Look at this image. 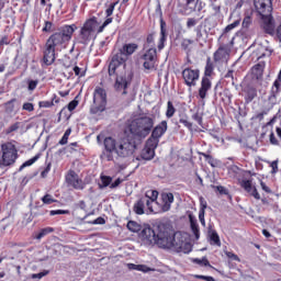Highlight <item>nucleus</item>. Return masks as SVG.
Returning <instances> with one entry per match:
<instances>
[{
	"label": "nucleus",
	"instance_id": "38",
	"mask_svg": "<svg viewBox=\"0 0 281 281\" xmlns=\"http://www.w3.org/2000/svg\"><path fill=\"white\" fill-rule=\"evenodd\" d=\"M149 48H155V35L153 34H149L147 36V45H145V49H148Z\"/></svg>",
	"mask_w": 281,
	"mask_h": 281
},
{
	"label": "nucleus",
	"instance_id": "42",
	"mask_svg": "<svg viewBox=\"0 0 281 281\" xmlns=\"http://www.w3.org/2000/svg\"><path fill=\"white\" fill-rule=\"evenodd\" d=\"M240 25V20H236L235 22H233L232 24H228L224 32H232V30H234L235 27H238Z\"/></svg>",
	"mask_w": 281,
	"mask_h": 281
},
{
	"label": "nucleus",
	"instance_id": "9",
	"mask_svg": "<svg viewBox=\"0 0 281 281\" xmlns=\"http://www.w3.org/2000/svg\"><path fill=\"white\" fill-rule=\"evenodd\" d=\"M128 57L125 53L119 48L117 52L112 56V60L109 65V75L115 76V71H117V67L125 65Z\"/></svg>",
	"mask_w": 281,
	"mask_h": 281
},
{
	"label": "nucleus",
	"instance_id": "60",
	"mask_svg": "<svg viewBox=\"0 0 281 281\" xmlns=\"http://www.w3.org/2000/svg\"><path fill=\"white\" fill-rule=\"evenodd\" d=\"M270 144L278 146V138H276V134L273 133L270 134Z\"/></svg>",
	"mask_w": 281,
	"mask_h": 281
},
{
	"label": "nucleus",
	"instance_id": "64",
	"mask_svg": "<svg viewBox=\"0 0 281 281\" xmlns=\"http://www.w3.org/2000/svg\"><path fill=\"white\" fill-rule=\"evenodd\" d=\"M124 179L117 178L110 188H117L121 183H123Z\"/></svg>",
	"mask_w": 281,
	"mask_h": 281
},
{
	"label": "nucleus",
	"instance_id": "23",
	"mask_svg": "<svg viewBox=\"0 0 281 281\" xmlns=\"http://www.w3.org/2000/svg\"><path fill=\"white\" fill-rule=\"evenodd\" d=\"M161 201H162V205H161L162 212H168L172 203H175V195L172 193H162Z\"/></svg>",
	"mask_w": 281,
	"mask_h": 281
},
{
	"label": "nucleus",
	"instance_id": "12",
	"mask_svg": "<svg viewBox=\"0 0 281 281\" xmlns=\"http://www.w3.org/2000/svg\"><path fill=\"white\" fill-rule=\"evenodd\" d=\"M139 238H142L146 245H155V239L157 238V228L151 229L149 225H144L140 229Z\"/></svg>",
	"mask_w": 281,
	"mask_h": 281
},
{
	"label": "nucleus",
	"instance_id": "17",
	"mask_svg": "<svg viewBox=\"0 0 281 281\" xmlns=\"http://www.w3.org/2000/svg\"><path fill=\"white\" fill-rule=\"evenodd\" d=\"M66 183H68V186L71 188H75V190H82L83 188L82 180L78 178V173H76L74 170L68 171L66 175Z\"/></svg>",
	"mask_w": 281,
	"mask_h": 281
},
{
	"label": "nucleus",
	"instance_id": "49",
	"mask_svg": "<svg viewBox=\"0 0 281 281\" xmlns=\"http://www.w3.org/2000/svg\"><path fill=\"white\" fill-rule=\"evenodd\" d=\"M23 111H29V113H32L34 111V104L26 102L22 105Z\"/></svg>",
	"mask_w": 281,
	"mask_h": 281
},
{
	"label": "nucleus",
	"instance_id": "55",
	"mask_svg": "<svg viewBox=\"0 0 281 281\" xmlns=\"http://www.w3.org/2000/svg\"><path fill=\"white\" fill-rule=\"evenodd\" d=\"M76 106H78V100H72V101L68 104V111H74V110H76Z\"/></svg>",
	"mask_w": 281,
	"mask_h": 281
},
{
	"label": "nucleus",
	"instance_id": "13",
	"mask_svg": "<svg viewBox=\"0 0 281 281\" xmlns=\"http://www.w3.org/2000/svg\"><path fill=\"white\" fill-rule=\"evenodd\" d=\"M132 80L133 72H125L124 75L117 76L114 88L116 89V91H123V95H126V88Z\"/></svg>",
	"mask_w": 281,
	"mask_h": 281
},
{
	"label": "nucleus",
	"instance_id": "20",
	"mask_svg": "<svg viewBox=\"0 0 281 281\" xmlns=\"http://www.w3.org/2000/svg\"><path fill=\"white\" fill-rule=\"evenodd\" d=\"M241 188L246 190L250 196H254L257 201H260V193H258V189L251 183V180H243L241 181Z\"/></svg>",
	"mask_w": 281,
	"mask_h": 281
},
{
	"label": "nucleus",
	"instance_id": "47",
	"mask_svg": "<svg viewBox=\"0 0 281 281\" xmlns=\"http://www.w3.org/2000/svg\"><path fill=\"white\" fill-rule=\"evenodd\" d=\"M207 210V201L203 196L200 198V212Z\"/></svg>",
	"mask_w": 281,
	"mask_h": 281
},
{
	"label": "nucleus",
	"instance_id": "30",
	"mask_svg": "<svg viewBox=\"0 0 281 281\" xmlns=\"http://www.w3.org/2000/svg\"><path fill=\"white\" fill-rule=\"evenodd\" d=\"M144 226H142V224L135 222V221H130L127 223V229L130 232H133L134 234H137V232H142Z\"/></svg>",
	"mask_w": 281,
	"mask_h": 281
},
{
	"label": "nucleus",
	"instance_id": "4",
	"mask_svg": "<svg viewBox=\"0 0 281 281\" xmlns=\"http://www.w3.org/2000/svg\"><path fill=\"white\" fill-rule=\"evenodd\" d=\"M153 126H155V117H153V115L139 114L130 121L126 131L131 133L133 137L144 139L150 135Z\"/></svg>",
	"mask_w": 281,
	"mask_h": 281
},
{
	"label": "nucleus",
	"instance_id": "31",
	"mask_svg": "<svg viewBox=\"0 0 281 281\" xmlns=\"http://www.w3.org/2000/svg\"><path fill=\"white\" fill-rule=\"evenodd\" d=\"M180 124H183V126H186V128H188L189 131L192 132V122H190L188 120V115L186 114H180V119H179Z\"/></svg>",
	"mask_w": 281,
	"mask_h": 281
},
{
	"label": "nucleus",
	"instance_id": "8",
	"mask_svg": "<svg viewBox=\"0 0 281 281\" xmlns=\"http://www.w3.org/2000/svg\"><path fill=\"white\" fill-rule=\"evenodd\" d=\"M106 109V91L100 87L95 88L93 93V104L91 106V113H102Z\"/></svg>",
	"mask_w": 281,
	"mask_h": 281
},
{
	"label": "nucleus",
	"instance_id": "25",
	"mask_svg": "<svg viewBox=\"0 0 281 281\" xmlns=\"http://www.w3.org/2000/svg\"><path fill=\"white\" fill-rule=\"evenodd\" d=\"M121 49L125 53L126 57L133 56L136 49H139V45L135 43L124 44Z\"/></svg>",
	"mask_w": 281,
	"mask_h": 281
},
{
	"label": "nucleus",
	"instance_id": "52",
	"mask_svg": "<svg viewBox=\"0 0 281 281\" xmlns=\"http://www.w3.org/2000/svg\"><path fill=\"white\" fill-rule=\"evenodd\" d=\"M58 214H69V211L68 210H55V211L49 212L50 216H56Z\"/></svg>",
	"mask_w": 281,
	"mask_h": 281
},
{
	"label": "nucleus",
	"instance_id": "11",
	"mask_svg": "<svg viewBox=\"0 0 281 281\" xmlns=\"http://www.w3.org/2000/svg\"><path fill=\"white\" fill-rule=\"evenodd\" d=\"M232 49H229V46L227 45H222L217 48V50L213 55L214 63L217 65H227L229 61V54Z\"/></svg>",
	"mask_w": 281,
	"mask_h": 281
},
{
	"label": "nucleus",
	"instance_id": "14",
	"mask_svg": "<svg viewBox=\"0 0 281 281\" xmlns=\"http://www.w3.org/2000/svg\"><path fill=\"white\" fill-rule=\"evenodd\" d=\"M146 207L150 213H157V210H155L154 206L150 205L148 198H140L134 204L133 211L135 212V214H138L139 216H142V214H145Z\"/></svg>",
	"mask_w": 281,
	"mask_h": 281
},
{
	"label": "nucleus",
	"instance_id": "16",
	"mask_svg": "<svg viewBox=\"0 0 281 281\" xmlns=\"http://www.w3.org/2000/svg\"><path fill=\"white\" fill-rule=\"evenodd\" d=\"M199 69L186 68L182 71V77L187 87H195L199 80Z\"/></svg>",
	"mask_w": 281,
	"mask_h": 281
},
{
	"label": "nucleus",
	"instance_id": "43",
	"mask_svg": "<svg viewBox=\"0 0 281 281\" xmlns=\"http://www.w3.org/2000/svg\"><path fill=\"white\" fill-rule=\"evenodd\" d=\"M224 254L229 258V260H235L236 262H240V258L238 257V255L232 251H225Z\"/></svg>",
	"mask_w": 281,
	"mask_h": 281
},
{
	"label": "nucleus",
	"instance_id": "50",
	"mask_svg": "<svg viewBox=\"0 0 281 281\" xmlns=\"http://www.w3.org/2000/svg\"><path fill=\"white\" fill-rule=\"evenodd\" d=\"M192 120H194L195 122H198V124L200 126H203V116L200 115L199 113H195L192 115Z\"/></svg>",
	"mask_w": 281,
	"mask_h": 281
},
{
	"label": "nucleus",
	"instance_id": "22",
	"mask_svg": "<svg viewBox=\"0 0 281 281\" xmlns=\"http://www.w3.org/2000/svg\"><path fill=\"white\" fill-rule=\"evenodd\" d=\"M212 89V81L207 77H203L201 81V87L199 89V95L201 100H205L207 98V92Z\"/></svg>",
	"mask_w": 281,
	"mask_h": 281
},
{
	"label": "nucleus",
	"instance_id": "48",
	"mask_svg": "<svg viewBox=\"0 0 281 281\" xmlns=\"http://www.w3.org/2000/svg\"><path fill=\"white\" fill-rule=\"evenodd\" d=\"M52 170V162H48L46 168L41 172V177L45 179L47 175H49V171Z\"/></svg>",
	"mask_w": 281,
	"mask_h": 281
},
{
	"label": "nucleus",
	"instance_id": "34",
	"mask_svg": "<svg viewBox=\"0 0 281 281\" xmlns=\"http://www.w3.org/2000/svg\"><path fill=\"white\" fill-rule=\"evenodd\" d=\"M54 232V228L52 227H46L40 231V233L35 236L36 240H41V238H45L47 234H52Z\"/></svg>",
	"mask_w": 281,
	"mask_h": 281
},
{
	"label": "nucleus",
	"instance_id": "6",
	"mask_svg": "<svg viewBox=\"0 0 281 281\" xmlns=\"http://www.w3.org/2000/svg\"><path fill=\"white\" fill-rule=\"evenodd\" d=\"M98 30H100L98 19L92 18L87 20L80 30L79 43H81V45H88L89 42L95 37V34H99Z\"/></svg>",
	"mask_w": 281,
	"mask_h": 281
},
{
	"label": "nucleus",
	"instance_id": "58",
	"mask_svg": "<svg viewBox=\"0 0 281 281\" xmlns=\"http://www.w3.org/2000/svg\"><path fill=\"white\" fill-rule=\"evenodd\" d=\"M199 220L202 225H205V211L199 212Z\"/></svg>",
	"mask_w": 281,
	"mask_h": 281
},
{
	"label": "nucleus",
	"instance_id": "10",
	"mask_svg": "<svg viewBox=\"0 0 281 281\" xmlns=\"http://www.w3.org/2000/svg\"><path fill=\"white\" fill-rule=\"evenodd\" d=\"M140 59H143L144 69L153 71L155 69V63H157V48H148Z\"/></svg>",
	"mask_w": 281,
	"mask_h": 281
},
{
	"label": "nucleus",
	"instance_id": "35",
	"mask_svg": "<svg viewBox=\"0 0 281 281\" xmlns=\"http://www.w3.org/2000/svg\"><path fill=\"white\" fill-rule=\"evenodd\" d=\"M194 44L193 40L190 38H183L181 42V47L184 49V52H190L191 46Z\"/></svg>",
	"mask_w": 281,
	"mask_h": 281
},
{
	"label": "nucleus",
	"instance_id": "26",
	"mask_svg": "<svg viewBox=\"0 0 281 281\" xmlns=\"http://www.w3.org/2000/svg\"><path fill=\"white\" fill-rule=\"evenodd\" d=\"M157 196H159V192L155 190H149L146 192L143 199H148L149 205H153V207H155V205H157Z\"/></svg>",
	"mask_w": 281,
	"mask_h": 281
},
{
	"label": "nucleus",
	"instance_id": "1",
	"mask_svg": "<svg viewBox=\"0 0 281 281\" xmlns=\"http://www.w3.org/2000/svg\"><path fill=\"white\" fill-rule=\"evenodd\" d=\"M105 153L101 155V159L104 161H113V153L119 159H131L137 150V144L128 136L114 138L105 137L103 140Z\"/></svg>",
	"mask_w": 281,
	"mask_h": 281
},
{
	"label": "nucleus",
	"instance_id": "53",
	"mask_svg": "<svg viewBox=\"0 0 281 281\" xmlns=\"http://www.w3.org/2000/svg\"><path fill=\"white\" fill-rule=\"evenodd\" d=\"M38 87V80H30L29 81V91H34Z\"/></svg>",
	"mask_w": 281,
	"mask_h": 281
},
{
	"label": "nucleus",
	"instance_id": "29",
	"mask_svg": "<svg viewBox=\"0 0 281 281\" xmlns=\"http://www.w3.org/2000/svg\"><path fill=\"white\" fill-rule=\"evenodd\" d=\"M209 238L211 240V245H216V247H221V237H218V233H216V231H210Z\"/></svg>",
	"mask_w": 281,
	"mask_h": 281
},
{
	"label": "nucleus",
	"instance_id": "41",
	"mask_svg": "<svg viewBox=\"0 0 281 281\" xmlns=\"http://www.w3.org/2000/svg\"><path fill=\"white\" fill-rule=\"evenodd\" d=\"M42 202L45 204V205H52V203H55L56 200H54V198H52L50 194H46L42 198Z\"/></svg>",
	"mask_w": 281,
	"mask_h": 281
},
{
	"label": "nucleus",
	"instance_id": "33",
	"mask_svg": "<svg viewBox=\"0 0 281 281\" xmlns=\"http://www.w3.org/2000/svg\"><path fill=\"white\" fill-rule=\"evenodd\" d=\"M164 22L160 24V43L158 44V49L164 47V43H166V29L164 27Z\"/></svg>",
	"mask_w": 281,
	"mask_h": 281
},
{
	"label": "nucleus",
	"instance_id": "56",
	"mask_svg": "<svg viewBox=\"0 0 281 281\" xmlns=\"http://www.w3.org/2000/svg\"><path fill=\"white\" fill-rule=\"evenodd\" d=\"M89 223H91L92 225H104L105 221L103 217H98L93 222H89Z\"/></svg>",
	"mask_w": 281,
	"mask_h": 281
},
{
	"label": "nucleus",
	"instance_id": "27",
	"mask_svg": "<svg viewBox=\"0 0 281 281\" xmlns=\"http://www.w3.org/2000/svg\"><path fill=\"white\" fill-rule=\"evenodd\" d=\"M257 56L258 58H269V56H271V49L269 46L259 45L257 48Z\"/></svg>",
	"mask_w": 281,
	"mask_h": 281
},
{
	"label": "nucleus",
	"instance_id": "45",
	"mask_svg": "<svg viewBox=\"0 0 281 281\" xmlns=\"http://www.w3.org/2000/svg\"><path fill=\"white\" fill-rule=\"evenodd\" d=\"M196 23H199V21H196V19L189 18L187 21L188 30H192V27H194L196 25Z\"/></svg>",
	"mask_w": 281,
	"mask_h": 281
},
{
	"label": "nucleus",
	"instance_id": "3",
	"mask_svg": "<svg viewBox=\"0 0 281 281\" xmlns=\"http://www.w3.org/2000/svg\"><path fill=\"white\" fill-rule=\"evenodd\" d=\"M155 240L156 243H154V245H157L160 249H175L176 251L183 249L181 234L176 233L173 235L172 231L164 225L157 226Z\"/></svg>",
	"mask_w": 281,
	"mask_h": 281
},
{
	"label": "nucleus",
	"instance_id": "62",
	"mask_svg": "<svg viewBox=\"0 0 281 281\" xmlns=\"http://www.w3.org/2000/svg\"><path fill=\"white\" fill-rule=\"evenodd\" d=\"M52 22H45V26L43 27V32H52Z\"/></svg>",
	"mask_w": 281,
	"mask_h": 281
},
{
	"label": "nucleus",
	"instance_id": "44",
	"mask_svg": "<svg viewBox=\"0 0 281 281\" xmlns=\"http://www.w3.org/2000/svg\"><path fill=\"white\" fill-rule=\"evenodd\" d=\"M137 271H142L143 273H148L149 271H155V269H153L146 265H138Z\"/></svg>",
	"mask_w": 281,
	"mask_h": 281
},
{
	"label": "nucleus",
	"instance_id": "39",
	"mask_svg": "<svg viewBox=\"0 0 281 281\" xmlns=\"http://www.w3.org/2000/svg\"><path fill=\"white\" fill-rule=\"evenodd\" d=\"M193 262H195V265H200L201 267H210V261L205 257L202 259L195 258L193 259Z\"/></svg>",
	"mask_w": 281,
	"mask_h": 281
},
{
	"label": "nucleus",
	"instance_id": "5",
	"mask_svg": "<svg viewBox=\"0 0 281 281\" xmlns=\"http://www.w3.org/2000/svg\"><path fill=\"white\" fill-rule=\"evenodd\" d=\"M255 9L261 19V25L266 34L276 32V23L273 22V3L271 0H254Z\"/></svg>",
	"mask_w": 281,
	"mask_h": 281
},
{
	"label": "nucleus",
	"instance_id": "40",
	"mask_svg": "<svg viewBox=\"0 0 281 281\" xmlns=\"http://www.w3.org/2000/svg\"><path fill=\"white\" fill-rule=\"evenodd\" d=\"M48 274H49V271L44 270L43 272L31 274V278L32 280H42V278H45V276H48Z\"/></svg>",
	"mask_w": 281,
	"mask_h": 281
},
{
	"label": "nucleus",
	"instance_id": "15",
	"mask_svg": "<svg viewBox=\"0 0 281 281\" xmlns=\"http://www.w3.org/2000/svg\"><path fill=\"white\" fill-rule=\"evenodd\" d=\"M159 140L148 139L146 146L143 148L140 157L145 161H150L155 159V148H157Z\"/></svg>",
	"mask_w": 281,
	"mask_h": 281
},
{
	"label": "nucleus",
	"instance_id": "57",
	"mask_svg": "<svg viewBox=\"0 0 281 281\" xmlns=\"http://www.w3.org/2000/svg\"><path fill=\"white\" fill-rule=\"evenodd\" d=\"M21 123H14L8 128V133H14V131H19V126Z\"/></svg>",
	"mask_w": 281,
	"mask_h": 281
},
{
	"label": "nucleus",
	"instance_id": "37",
	"mask_svg": "<svg viewBox=\"0 0 281 281\" xmlns=\"http://www.w3.org/2000/svg\"><path fill=\"white\" fill-rule=\"evenodd\" d=\"M41 155L37 154L35 155L33 158L29 159L27 161H25L21 167L20 170H23V168H27V166H32L33 164H36V161H38Z\"/></svg>",
	"mask_w": 281,
	"mask_h": 281
},
{
	"label": "nucleus",
	"instance_id": "59",
	"mask_svg": "<svg viewBox=\"0 0 281 281\" xmlns=\"http://www.w3.org/2000/svg\"><path fill=\"white\" fill-rule=\"evenodd\" d=\"M256 95H257L256 89L250 88L248 91L249 100H254V98H256Z\"/></svg>",
	"mask_w": 281,
	"mask_h": 281
},
{
	"label": "nucleus",
	"instance_id": "32",
	"mask_svg": "<svg viewBox=\"0 0 281 281\" xmlns=\"http://www.w3.org/2000/svg\"><path fill=\"white\" fill-rule=\"evenodd\" d=\"M175 113H177V109H175V105L171 103V101H168L166 117H168V119L173 117Z\"/></svg>",
	"mask_w": 281,
	"mask_h": 281
},
{
	"label": "nucleus",
	"instance_id": "46",
	"mask_svg": "<svg viewBox=\"0 0 281 281\" xmlns=\"http://www.w3.org/2000/svg\"><path fill=\"white\" fill-rule=\"evenodd\" d=\"M38 106L41 109H49V106H54V102H52V101H40Z\"/></svg>",
	"mask_w": 281,
	"mask_h": 281
},
{
	"label": "nucleus",
	"instance_id": "28",
	"mask_svg": "<svg viewBox=\"0 0 281 281\" xmlns=\"http://www.w3.org/2000/svg\"><path fill=\"white\" fill-rule=\"evenodd\" d=\"M214 74V61H212V58L207 57L206 65L204 68V78H210Z\"/></svg>",
	"mask_w": 281,
	"mask_h": 281
},
{
	"label": "nucleus",
	"instance_id": "63",
	"mask_svg": "<svg viewBox=\"0 0 281 281\" xmlns=\"http://www.w3.org/2000/svg\"><path fill=\"white\" fill-rule=\"evenodd\" d=\"M271 168H272V175H276V172H278V160H274L271 162Z\"/></svg>",
	"mask_w": 281,
	"mask_h": 281
},
{
	"label": "nucleus",
	"instance_id": "2",
	"mask_svg": "<svg viewBox=\"0 0 281 281\" xmlns=\"http://www.w3.org/2000/svg\"><path fill=\"white\" fill-rule=\"evenodd\" d=\"M78 30V27L72 25H65L59 30V32L49 36L46 42L45 50H44V63L46 65H54L56 60V52H61L65 47V43H69L71 41V36Z\"/></svg>",
	"mask_w": 281,
	"mask_h": 281
},
{
	"label": "nucleus",
	"instance_id": "19",
	"mask_svg": "<svg viewBox=\"0 0 281 281\" xmlns=\"http://www.w3.org/2000/svg\"><path fill=\"white\" fill-rule=\"evenodd\" d=\"M117 1L113 2L109 5V8L105 10V16H108V19L103 22V24L101 26H99L98 33H102L104 32V27H106L108 25H111V23H113V18H109L113 15V12L115 10V5H117Z\"/></svg>",
	"mask_w": 281,
	"mask_h": 281
},
{
	"label": "nucleus",
	"instance_id": "36",
	"mask_svg": "<svg viewBox=\"0 0 281 281\" xmlns=\"http://www.w3.org/2000/svg\"><path fill=\"white\" fill-rule=\"evenodd\" d=\"M191 231L193 232L195 240H199V238H201V233L199 231V224H196V222H194L193 220H191Z\"/></svg>",
	"mask_w": 281,
	"mask_h": 281
},
{
	"label": "nucleus",
	"instance_id": "24",
	"mask_svg": "<svg viewBox=\"0 0 281 281\" xmlns=\"http://www.w3.org/2000/svg\"><path fill=\"white\" fill-rule=\"evenodd\" d=\"M194 10H196V2L194 0H186V4L182 9H180V12L188 16L192 14Z\"/></svg>",
	"mask_w": 281,
	"mask_h": 281
},
{
	"label": "nucleus",
	"instance_id": "61",
	"mask_svg": "<svg viewBox=\"0 0 281 281\" xmlns=\"http://www.w3.org/2000/svg\"><path fill=\"white\" fill-rule=\"evenodd\" d=\"M0 45H10V37L9 36H3L0 40Z\"/></svg>",
	"mask_w": 281,
	"mask_h": 281
},
{
	"label": "nucleus",
	"instance_id": "7",
	"mask_svg": "<svg viewBox=\"0 0 281 281\" xmlns=\"http://www.w3.org/2000/svg\"><path fill=\"white\" fill-rule=\"evenodd\" d=\"M2 161H0V168L4 166H12L16 161L18 153L16 147L12 143H4L1 145Z\"/></svg>",
	"mask_w": 281,
	"mask_h": 281
},
{
	"label": "nucleus",
	"instance_id": "18",
	"mask_svg": "<svg viewBox=\"0 0 281 281\" xmlns=\"http://www.w3.org/2000/svg\"><path fill=\"white\" fill-rule=\"evenodd\" d=\"M168 131V122L161 121L151 132V142H159V137L164 136Z\"/></svg>",
	"mask_w": 281,
	"mask_h": 281
},
{
	"label": "nucleus",
	"instance_id": "21",
	"mask_svg": "<svg viewBox=\"0 0 281 281\" xmlns=\"http://www.w3.org/2000/svg\"><path fill=\"white\" fill-rule=\"evenodd\" d=\"M281 98L280 83L274 81L270 91V95L268 98L270 104H278Z\"/></svg>",
	"mask_w": 281,
	"mask_h": 281
},
{
	"label": "nucleus",
	"instance_id": "51",
	"mask_svg": "<svg viewBox=\"0 0 281 281\" xmlns=\"http://www.w3.org/2000/svg\"><path fill=\"white\" fill-rule=\"evenodd\" d=\"M101 181H102V184H103V188H106L108 186H111V177H106V176H103L101 177Z\"/></svg>",
	"mask_w": 281,
	"mask_h": 281
},
{
	"label": "nucleus",
	"instance_id": "54",
	"mask_svg": "<svg viewBox=\"0 0 281 281\" xmlns=\"http://www.w3.org/2000/svg\"><path fill=\"white\" fill-rule=\"evenodd\" d=\"M249 25H251V16L244 18L243 27H245L247 30L249 27Z\"/></svg>",
	"mask_w": 281,
	"mask_h": 281
}]
</instances>
